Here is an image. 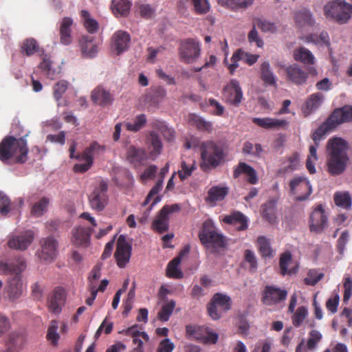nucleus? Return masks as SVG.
<instances>
[{"label":"nucleus","mask_w":352,"mask_h":352,"mask_svg":"<svg viewBox=\"0 0 352 352\" xmlns=\"http://www.w3.org/2000/svg\"><path fill=\"white\" fill-rule=\"evenodd\" d=\"M6 135L0 142V161L5 164H23L28 160L29 148L26 137Z\"/></svg>","instance_id":"obj_1"},{"label":"nucleus","mask_w":352,"mask_h":352,"mask_svg":"<svg viewBox=\"0 0 352 352\" xmlns=\"http://www.w3.org/2000/svg\"><path fill=\"white\" fill-rule=\"evenodd\" d=\"M327 166L329 174L336 176L343 173L349 161L347 142L341 138H331L327 142Z\"/></svg>","instance_id":"obj_2"},{"label":"nucleus","mask_w":352,"mask_h":352,"mask_svg":"<svg viewBox=\"0 0 352 352\" xmlns=\"http://www.w3.org/2000/svg\"><path fill=\"white\" fill-rule=\"evenodd\" d=\"M26 266L25 261L22 257L0 261V274L14 275L9 280L7 287L8 298L11 301L17 300L22 294L23 283L21 274L25 270Z\"/></svg>","instance_id":"obj_3"},{"label":"nucleus","mask_w":352,"mask_h":352,"mask_svg":"<svg viewBox=\"0 0 352 352\" xmlns=\"http://www.w3.org/2000/svg\"><path fill=\"white\" fill-rule=\"evenodd\" d=\"M201 243L207 249H212L213 252H218L227 245L226 237L218 230L211 219H206L199 232Z\"/></svg>","instance_id":"obj_4"},{"label":"nucleus","mask_w":352,"mask_h":352,"mask_svg":"<svg viewBox=\"0 0 352 352\" xmlns=\"http://www.w3.org/2000/svg\"><path fill=\"white\" fill-rule=\"evenodd\" d=\"M200 150L201 159L206 166L216 168L224 162L226 153L221 143L214 141L204 142Z\"/></svg>","instance_id":"obj_5"},{"label":"nucleus","mask_w":352,"mask_h":352,"mask_svg":"<svg viewBox=\"0 0 352 352\" xmlns=\"http://www.w3.org/2000/svg\"><path fill=\"white\" fill-rule=\"evenodd\" d=\"M324 14L328 19L345 24L351 17L352 5L345 1L333 0L324 6Z\"/></svg>","instance_id":"obj_6"},{"label":"nucleus","mask_w":352,"mask_h":352,"mask_svg":"<svg viewBox=\"0 0 352 352\" xmlns=\"http://www.w3.org/2000/svg\"><path fill=\"white\" fill-rule=\"evenodd\" d=\"M104 149V146L97 142H92L81 154L77 155L76 159L85 162L75 164L73 167L74 171L82 173L87 171L94 163V157L102 154Z\"/></svg>","instance_id":"obj_7"},{"label":"nucleus","mask_w":352,"mask_h":352,"mask_svg":"<svg viewBox=\"0 0 352 352\" xmlns=\"http://www.w3.org/2000/svg\"><path fill=\"white\" fill-rule=\"evenodd\" d=\"M179 210L180 206L177 204L164 206L153 221L151 225L153 230L160 234L166 232L169 228V214Z\"/></svg>","instance_id":"obj_8"},{"label":"nucleus","mask_w":352,"mask_h":352,"mask_svg":"<svg viewBox=\"0 0 352 352\" xmlns=\"http://www.w3.org/2000/svg\"><path fill=\"white\" fill-rule=\"evenodd\" d=\"M180 60L185 63L195 62L200 55V45L195 39L188 38L180 42L179 47Z\"/></svg>","instance_id":"obj_9"},{"label":"nucleus","mask_w":352,"mask_h":352,"mask_svg":"<svg viewBox=\"0 0 352 352\" xmlns=\"http://www.w3.org/2000/svg\"><path fill=\"white\" fill-rule=\"evenodd\" d=\"M290 194L297 201L307 200L312 193V188L307 178L296 177L289 182Z\"/></svg>","instance_id":"obj_10"},{"label":"nucleus","mask_w":352,"mask_h":352,"mask_svg":"<svg viewBox=\"0 0 352 352\" xmlns=\"http://www.w3.org/2000/svg\"><path fill=\"white\" fill-rule=\"evenodd\" d=\"M107 190V182L100 181L98 186L96 187L89 196V204L92 209L98 212L104 209L108 202Z\"/></svg>","instance_id":"obj_11"},{"label":"nucleus","mask_w":352,"mask_h":352,"mask_svg":"<svg viewBox=\"0 0 352 352\" xmlns=\"http://www.w3.org/2000/svg\"><path fill=\"white\" fill-rule=\"evenodd\" d=\"M132 247L127 242L124 235H120L117 241L114 257L118 266L120 268L126 267L131 256Z\"/></svg>","instance_id":"obj_12"},{"label":"nucleus","mask_w":352,"mask_h":352,"mask_svg":"<svg viewBox=\"0 0 352 352\" xmlns=\"http://www.w3.org/2000/svg\"><path fill=\"white\" fill-rule=\"evenodd\" d=\"M287 291L274 285H266L262 292L261 300L263 304L271 306L285 300Z\"/></svg>","instance_id":"obj_13"},{"label":"nucleus","mask_w":352,"mask_h":352,"mask_svg":"<svg viewBox=\"0 0 352 352\" xmlns=\"http://www.w3.org/2000/svg\"><path fill=\"white\" fill-rule=\"evenodd\" d=\"M222 96L226 102L239 106L243 99V91L239 81L232 79L223 89Z\"/></svg>","instance_id":"obj_14"},{"label":"nucleus","mask_w":352,"mask_h":352,"mask_svg":"<svg viewBox=\"0 0 352 352\" xmlns=\"http://www.w3.org/2000/svg\"><path fill=\"white\" fill-rule=\"evenodd\" d=\"M326 120L333 129L343 123L352 122V106L335 109Z\"/></svg>","instance_id":"obj_15"},{"label":"nucleus","mask_w":352,"mask_h":352,"mask_svg":"<svg viewBox=\"0 0 352 352\" xmlns=\"http://www.w3.org/2000/svg\"><path fill=\"white\" fill-rule=\"evenodd\" d=\"M41 252L39 258L45 261L51 262L58 253V242L53 236H47L40 241Z\"/></svg>","instance_id":"obj_16"},{"label":"nucleus","mask_w":352,"mask_h":352,"mask_svg":"<svg viewBox=\"0 0 352 352\" xmlns=\"http://www.w3.org/2000/svg\"><path fill=\"white\" fill-rule=\"evenodd\" d=\"M327 226V217L322 205H318L312 212L309 219L311 232L321 233Z\"/></svg>","instance_id":"obj_17"},{"label":"nucleus","mask_w":352,"mask_h":352,"mask_svg":"<svg viewBox=\"0 0 352 352\" xmlns=\"http://www.w3.org/2000/svg\"><path fill=\"white\" fill-rule=\"evenodd\" d=\"M34 238V232L28 230L19 235L12 236L8 241V246L12 249L25 250L32 243Z\"/></svg>","instance_id":"obj_18"},{"label":"nucleus","mask_w":352,"mask_h":352,"mask_svg":"<svg viewBox=\"0 0 352 352\" xmlns=\"http://www.w3.org/2000/svg\"><path fill=\"white\" fill-rule=\"evenodd\" d=\"M285 72L287 80L296 85L305 84L308 78V74L297 64L287 67Z\"/></svg>","instance_id":"obj_19"},{"label":"nucleus","mask_w":352,"mask_h":352,"mask_svg":"<svg viewBox=\"0 0 352 352\" xmlns=\"http://www.w3.org/2000/svg\"><path fill=\"white\" fill-rule=\"evenodd\" d=\"M65 302V290L62 287H56L49 297L47 306L54 314H59Z\"/></svg>","instance_id":"obj_20"},{"label":"nucleus","mask_w":352,"mask_h":352,"mask_svg":"<svg viewBox=\"0 0 352 352\" xmlns=\"http://www.w3.org/2000/svg\"><path fill=\"white\" fill-rule=\"evenodd\" d=\"M324 97L320 92L311 94L306 100L302 107V111L305 117L309 116L316 111L322 104Z\"/></svg>","instance_id":"obj_21"},{"label":"nucleus","mask_w":352,"mask_h":352,"mask_svg":"<svg viewBox=\"0 0 352 352\" xmlns=\"http://www.w3.org/2000/svg\"><path fill=\"white\" fill-rule=\"evenodd\" d=\"M91 98L95 104L102 107L111 104L114 100L113 94L102 87L95 88L91 92Z\"/></svg>","instance_id":"obj_22"},{"label":"nucleus","mask_w":352,"mask_h":352,"mask_svg":"<svg viewBox=\"0 0 352 352\" xmlns=\"http://www.w3.org/2000/svg\"><path fill=\"white\" fill-rule=\"evenodd\" d=\"M242 174L246 175L247 181L250 184H256L258 182L256 171L254 168L245 162L239 163L233 171V177L236 179Z\"/></svg>","instance_id":"obj_23"},{"label":"nucleus","mask_w":352,"mask_h":352,"mask_svg":"<svg viewBox=\"0 0 352 352\" xmlns=\"http://www.w3.org/2000/svg\"><path fill=\"white\" fill-rule=\"evenodd\" d=\"M223 221L226 224L236 226L238 230H245L248 226L246 217L240 212H234L225 216Z\"/></svg>","instance_id":"obj_24"},{"label":"nucleus","mask_w":352,"mask_h":352,"mask_svg":"<svg viewBox=\"0 0 352 352\" xmlns=\"http://www.w3.org/2000/svg\"><path fill=\"white\" fill-rule=\"evenodd\" d=\"M229 192L228 186H213L208 191L206 201L210 204H216L223 201Z\"/></svg>","instance_id":"obj_25"},{"label":"nucleus","mask_w":352,"mask_h":352,"mask_svg":"<svg viewBox=\"0 0 352 352\" xmlns=\"http://www.w3.org/2000/svg\"><path fill=\"white\" fill-rule=\"evenodd\" d=\"M252 122L263 129H280L287 125V122L285 120H278L272 118H254Z\"/></svg>","instance_id":"obj_26"},{"label":"nucleus","mask_w":352,"mask_h":352,"mask_svg":"<svg viewBox=\"0 0 352 352\" xmlns=\"http://www.w3.org/2000/svg\"><path fill=\"white\" fill-rule=\"evenodd\" d=\"M189 251V248H187L182 250L179 255L175 258H174L171 261H170L168 264L166 268V275L169 278H182L183 277L182 272L178 268L179 265L181 263L182 256L188 253Z\"/></svg>","instance_id":"obj_27"},{"label":"nucleus","mask_w":352,"mask_h":352,"mask_svg":"<svg viewBox=\"0 0 352 352\" xmlns=\"http://www.w3.org/2000/svg\"><path fill=\"white\" fill-rule=\"evenodd\" d=\"M93 229L85 227H77L72 232V241L76 245H86L90 239Z\"/></svg>","instance_id":"obj_28"},{"label":"nucleus","mask_w":352,"mask_h":352,"mask_svg":"<svg viewBox=\"0 0 352 352\" xmlns=\"http://www.w3.org/2000/svg\"><path fill=\"white\" fill-rule=\"evenodd\" d=\"M93 37L83 36L80 40L82 53L85 57L93 58L98 53V45L93 43Z\"/></svg>","instance_id":"obj_29"},{"label":"nucleus","mask_w":352,"mask_h":352,"mask_svg":"<svg viewBox=\"0 0 352 352\" xmlns=\"http://www.w3.org/2000/svg\"><path fill=\"white\" fill-rule=\"evenodd\" d=\"M126 156L127 160L135 165L142 163L147 158L146 153L144 148L133 145H131L127 148Z\"/></svg>","instance_id":"obj_30"},{"label":"nucleus","mask_w":352,"mask_h":352,"mask_svg":"<svg viewBox=\"0 0 352 352\" xmlns=\"http://www.w3.org/2000/svg\"><path fill=\"white\" fill-rule=\"evenodd\" d=\"M130 41V35L126 32L118 31L114 34L113 45L118 54L128 49Z\"/></svg>","instance_id":"obj_31"},{"label":"nucleus","mask_w":352,"mask_h":352,"mask_svg":"<svg viewBox=\"0 0 352 352\" xmlns=\"http://www.w3.org/2000/svg\"><path fill=\"white\" fill-rule=\"evenodd\" d=\"M294 17L296 24L300 28L313 26L315 23L312 14L305 8L295 12Z\"/></svg>","instance_id":"obj_32"},{"label":"nucleus","mask_w":352,"mask_h":352,"mask_svg":"<svg viewBox=\"0 0 352 352\" xmlns=\"http://www.w3.org/2000/svg\"><path fill=\"white\" fill-rule=\"evenodd\" d=\"M261 79L267 86L276 87L277 77L273 72L269 62H263L261 65Z\"/></svg>","instance_id":"obj_33"},{"label":"nucleus","mask_w":352,"mask_h":352,"mask_svg":"<svg viewBox=\"0 0 352 352\" xmlns=\"http://www.w3.org/2000/svg\"><path fill=\"white\" fill-rule=\"evenodd\" d=\"M293 56L296 61L305 65H311L315 63L316 58L311 52L305 47L296 48L293 52Z\"/></svg>","instance_id":"obj_34"},{"label":"nucleus","mask_w":352,"mask_h":352,"mask_svg":"<svg viewBox=\"0 0 352 352\" xmlns=\"http://www.w3.org/2000/svg\"><path fill=\"white\" fill-rule=\"evenodd\" d=\"M146 144L152 148L150 152L151 156H157L161 154L163 144L159 135L155 131H151L146 137Z\"/></svg>","instance_id":"obj_35"},{"label":"nucleus","mask_w":352,"mask_h":352,"mask_svg":"<svg viewBox=\"0 0 352 352\" xmlns=\"http://www.w3.org/2000/svg\"><path fill=\"white\" fill-rule=\"evenodd\" d=\"M41 52L43 60L39 65V68L47 78L53 80L57 77L60 71L52 69V63L50 60V56L44 53L43 50H41Z\"/></svg>","instance_id":"obj_36"},{"label":"nucleus","mask_w":352,"mask_h":352,"mask_svg":"<svg viewBox=\"0 0 352 352\" xmlns=\"http://www.w3.org/2000/svg\"><path fill=\"white\" fill-rule=\"evenodd\" d=\"M73 21L69 17H64L60 25V39L61 43L69 45L72 43L71 27Z\"/></svg>","instance_id":"obj_37"},{"label":"nucleus","mask_w":352,"mask_h":352,"mask_svg":"<svg viewBox=\"0 0 352 352\" xmlns=\"http://www.w3.org/2000/svg\"><path fill=\"white\" fill-rule=\"evenodd\" d=\"M276 201L275 200L270 199L263 204L261 206L262 216L270 224H275L276 223Z\"/></svg>","instance_id":"obj_38"},{"label":"nucleus","mask_w":352,"mask_h":352,"mask_svg":"<svg viewBox=\"0 0 352 352\" xmlns=\"http://www.w3.org/2000/svg\"><path fill=\"white\" fill-rule=\"evenodd\" d=\"M131 6L129 0H112L111 10L117 16H126L128 15Z\"/></svg>","instance_id":"obj_39"},{"label":"nucleus","mask_w":352,"mask_h":352,"mask_svg":"<svg viewBox=\"0 0 352 352\" xmlns=\"http://www.w3.org/2000/svg\"><path fill=\"white\" fill-rule=\"evenodd\" d=\"M186 336L202 342L208 333V327L189 324L186 327Z\"/></svg>","instance_id":"obj_40"},{"label":"nucleus","mask_w":352,"mask_h":352,"mask_svg":"<svg viewBox=\"0 0 352 352\" xmlns=\"http://www.w3.org/2000/svg\"><path fill=\"white\" fill-rule=\"evenodd\" d=\"M188 118L189 123L195 126L199 131L210 132L212 129V123L211 122L206 120L195 113H190Z\"/></svg>","instance_id":"obj_41"},{"label":"nucleus","mask_w":352,"mask_h":352,"mask_svg":"<svg viewBox=\"0 0 352 352\" xmlns=\"http://www.w3.org/2000/svg\"><path fill=\"white\" fill-rule=\"evenodd\" d=\"M21 53L27 56H32L34 53L40 52L38 42L33 38L25 39L21 45Z\"/></svg>","instance_id":"obj_42"},{"label":"nucleus","mask_w":352,"mask_h":352,"mask_svg":"<svg viewBox=\"0 0 352 352\" xmlns=\"http://www.w3.org/2000/svg\"><path fill=\"white\" fill-rule=\"evenodd\" d=\"M258 250L263 258H271L274 256V251L272 249L270 240L264 236L258 237Z\"/></svg>","instance_id":"obj_43"},{"label":"nucleus","mask_w":352,"mask_h":352,"mask_svg":"<svg viewBox=\"0 0 352 352\" xmlns=\"http://www.w3.org/2000/svg\"><path fill=\"white\" fill-rule=\"evenodd\" d=\"M50 199L43 197L38 201L34 204L31 208V214L34 217H40L47 212Z\"/></svg>","instance_id":"obj_44"},{"label":"nucleus","mask_w":352,"mask_h":352,"mask_svg":"<svg viewBox=\"0 0 352 352\" xmlns=\"http://www.w3.org/2000/svg\"><path fill=\"white\" fill-rule=\"evenodd\" d=\"M210 302L215 304L221 308L224 312L231 309V298L224 294L217 293L214 295Z\"/></svg>","instance_id":"obj_45"},{"label":"nucleus","mask_w":352,"mask_h":352,"mask_svg":"<svg viewBox=\"0 0 352 352\" xmlns=\"http://www.w3.org/2000/svg\"><path fill=\"white\" fill-rule=\"evenodd\" d=\"M333 198L336 206L344 209H349L351 207L352 199L348 192H336Z\"/></svg>","instance_id":"obj_46"},{"label":"nucleus","mask_w":352,"mask_h":352,"mask_svg":"<svg viewBox=\"0 0 352 352\" xmlns=\"http://www.w3.org/2000/svg\"><path fill=\"white\" fill-rule=\"evenodd\" d=\"M292 261V254L289 252H285L283 254H282L280 258V274L283 276H285L286 274H296L297 272L296 268H292L290 270L287 269V266L289 263Z\"/></svg>","instance_id":"obj_47"},{"label":"nucleus","mask_w":352,"mask_h":352,"mask_svg":"<svg viewBox=\"0 0 352 352\" xmlns=\"http://www.w3.org/2000/svg\"><path fill=\"white\" fill-rule=\"evenodd\" d=\"M333 129L329 122L326 120L312 134V139L315 144L319 145L320 140L327 132Z\"/></svg>","instance_id":"obj_48"},{"label":"nucleus","mask_w":352,"mask_h":352,"mask_svg":"<svg viewBox=\"0 0 352 352\" xmlns=\"http://www.w3.org/2000/svg\"><path fill=\"white\" fill-rule=\"evenodd\" d=\"M80 16L84 21V25L87 32L91 34H94L98 31V23L95 19L91 18L90 14L88 11L82 10Z\"/></svg>","instance_id":"obj_49"},{"label":"nucleus","mask_w":352,"mask_h":352,"mask_svg":"<svg viewBox=\"0 0 352 352\" xmlns=\"http://www.w3.org/2000/svg\"><path fill=\"white\" fill-rule=\"evenodd\" d=\"M254 26L259 28L263 32L274 33L277 30L276 24L265 19L256 18L254 19Z\"/></svg>","instance_id":"obj_50"},{"label":"nucleus","mask_w":352,"mask_h":352,"mask_svg":"<svg viewBox=\"0 0 352 352\" xmlns=\"http://www.w3.org/2000/svg\"><path fill=\"white\" fill-rule=\"evenodd\" d=\"M246 56L247 53L239 49L233 54L231 58V64H228V60L227 58H225L224 63L228 65V68L230 70L231 74H233L236 69L239 67L238 61L244 60Z\"/></svg>","instance_id":"obj_51"},{"label":"nucleus","mask_w":352,"mask_h":352,"mask_svg":"<svg viewBox=\"0 0 352 352\" xmlns=\"http://www.w3.org/2000/svg\"><path fill=\"white\" fill-rule=\"evenodd\" d=\"M153 128L157 129L168 142H171L175 138V131L168 127L164 122L157 121L153 124Z\"/></svg>","instance_id":"obj_52"},{"label":"nucleus","mask_w":352,"mask_h":352,"mask_svg":"<svg viewBox=\"0 0 352 352\" xmlns=\"http://www.w3.org/2000/svg\"><path fill=\"white\" fill-rule=\"evenodd\" d=\"M58 329V321L54 320L50 322V325L48 327L47 332V340L51 342V344L54 346H56L58 342L60 339V336L57 332Z\"/></svg>","instance_id":"obj_53"},{"label":"nucleus","mask_w":352,"mask_h":352,"mask_svg":"<svg viewBox=\"0 0 352 352\" xmlns=\"http://www.w3.org/2000/svg\"><path fill=\"white\" fill-rule=\"evenodd\" d=\"M299 155L297 153H292L283 162L284 171L289 172L296 170L299 166Z\"/></svg>","instance_id":"obj_54"},{"label":"nucleus","mask_w":352,"mask_h":352,"mask_svg":"<svg viewBox=\"0 0 352 352\" xmlns=\"http://www.w3.org/2000/svg\"><path fill=\"white\" fill-rule=\"evenodd\" d=\"M166 94V91L164 87L157 86L151 89L147 97L151 102L154 104H157L164 98Z\"/></svg>","instance_id":"obj_55"},{"label":"nucleus","mask_w":352,"mask_h":352,"mask_svg":"<svg viewBox=\"0 0 352 352\" xmlns=\"http://www.w3.org/2000/svg\"><path fill=\"white\" fill-rule=\"evenodd\" d=\"M146 123V118L144 114H140L135 117L133 122H127L126 127L128 131L137 132L140 131Z\"/></svg>","instance_id":"obj_56"},{"label":"nucleus","mask_w":352,"mask_h":352,"mask_svg":"<svg viewBox=\"0 0 352 352\" xmlns=\"http://www.w3.org/2000/svg\"><path fill=\"white\" fill-rule=\"evenodd\" d=\"M175 307V302L174 300H170L164 304L162 306V309L158 313L159 320L163 322L168 321Z\"/></svg>","instance_id":"obj_57"},{"label":"nucleus","mask_w":352,"mask_h":352,"mask_svg":"<svg viewBox=\"0 0 352 352\" xmlns=\"http://www.w3.org/2000/svg\"><path fill=\"white\" fill-rule=\"evenodd\" d=\"M138 325L134 324L126 329H122L119 331V333L131 336L133 339L137 336H142V339L144 340L145 341H148L149 340V336L148 334L144 331H140L137 329Z\"/></svg>","instance_id":"obj_58"},{"label":"nucleus","mask_w":352,"mask_h":352,"mask_svg":"<svg viewBox=\"0 0 352 352\" xmlns=\"http://www.w3.org/2000/svg\"><path fill=\"white\" fill-rule=\"evenodd\" d=\"M307 315L308 310L305 307L301 306L298 307L292 316V323L294 326L296 327H299L305 320Z\"/></svg>","instance_id":"obj_59"},{"label":"nucleus","mask_w":352,"mask_h":352,"mask_svg":"<svg viewBox=\"0 0 352 352\" xmlns=\"http://www.w3.org/2000/svg\"><path fill=\"white\" fill-rule=\"evenodd\" d=\"M69 82L65 80H61L57 82L54 87V97L56 101L61 99L63 95L65 93L68 88Z\"/></svg>","instance_id":"obj_60"},{"label":"nucleus","mask_w":352,"mask_h":352,"mask_svg":"<svg viewBox=\"0 0 352 352\" xmlns=\"http://www.w3.org/2000/svg\"><path fill=\"white\" fill-rule=\"evenodd\" d=\"M309 338L307 342V348L313 351L316 348L317 344L322 340V334L318 330H311L309 333Z\"/></svg>","instance_id":"obj_61"},{"label":"nucleus","mask_w":352,"mask_h":352,"mask_svg":"<svg viewBox=\"0 0 352 352\" xmlns=\"http://www.w3.org/2000/svg\"><path fill=\"white\" fill-rule=\"evenodd\" d=\"M194 6V10L197 14H204L210 10L208 0H190Z\"/></svg>","instance_id":"obj_62"},{"label":"nucleus","mask_w":352,"mask_h":352,"mask_svg":"<svg viewBox=\"0 0 352 352\" xmlns=\"http://www.w3.org/2000/svg\"><path fill=\"white\" fill-rule=\"evenodd\" d=\"M195 163L193 162L191 166H188L187 163L182 161L181 163L182 170L178 171V175L181 181H184L187 177H190L192 171L195 169Z\"/></svg>","instance_id":"obj_63"},{"label":"nucleus","mask_w":352,"mask_h":352,"mask_svg":"<svg viewBox=\"0 0 352 352\" xmlns=\"http://www.w3.org/2000/svg\"><path fill=\"white\" fill-rule=\"evenodd\" d=\"M324 277L323 273H318L316 270H309L308 276L305 278V283L307 285H316Z\"/></svg>","instance_id":"obj_64"}]
</instances>
